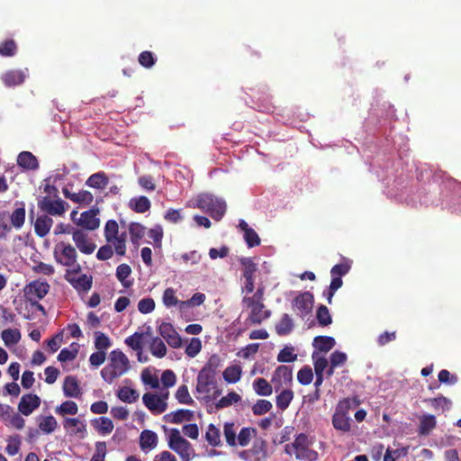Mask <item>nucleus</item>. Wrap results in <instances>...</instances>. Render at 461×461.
I'll use <instances>...</instances> for the list:
<instances>
[{"instance_id":"f257e3e1","label":"nucleus","mask_w":461,"mask_h":461,"mask_svg":"<svg viewBox=\"0 0 461 461\" xmlns=\"http://www.w3.org/2000/svg\"><path fill=\"white\" fill-rule=\"evenodd\" d=\"M131 369L128 357L120 349H114L109 354V362L102 369L103 379L112 384L116 378L125 375Z\"/></svg>"},{"instance_id":"f03ea898","label":"nucleus","mask_w":461,"mask_h":461,"mask_svg":"<svg viewBox=\"0 0 461 461\" xmlns=\"http://www.w3.org/2000/svg\"><path fill=\"white\" fill-rule=\"evenodd\" d=\"M194 207L209 213L215 221H220L224 216L227 205L224 200L212 194H200L194 199Z\"/></svg>"},{"instance_id":"7ed1b4c3","label":"nucleus","mask_w":461,"mask_h":461,"mask_svg":"<svg viewBox=\"0 0 461 461\" xmlns=\"http://www.w3.org/2000/svg\"><path fill=\"white\" fill-rule=\"evenodd\" d=\"M285 452L294 454L301 460L315 461L318 458V453L310 449L308 437L303 433L299 434L291 445L285 446Z\"/></svg>"},{"instance_id":"20e7f679","label":"nucleus","mask_w":461,"mask_h":461,"mask_svg":"<svg viewBox=\"0 0 461 461\" xmlns=\"http://www.w3.org/2000/svg\"><path fill=\"white\" fill-rule=\"evenodd\" d=\"M168 447L180 456L182 461H190L194 456L192 444L180 435L177 429H171Z\"/></svg>"},{"instance_id":"39448f33","label":"nucleus","mask_w":461,"mask_h":461,"mask_svg":"<svg viewBox=\"0 0 461 461\" xmlns=\"http://www.w3.org/2000/svg\"><path fill=\"white\" fill-rule=\"evenodd\" d=\"M53 257L55 261L63 267L76 268L77 265H79L76 248L70 243L64 241L57 243L53 249Z\"/></svg>"},{"instance_id":"423d86ee","label":"nucleus","mask_w":461,"mask_h":461,"mask_svg":"<svg viewBox=\"0 0 461 461\" xmlns=\"http://www.w3.org/2000/svg\"><path fill=\"white\" fill-rule=\"evenodd\" d=\"M65 279L77 291L88 292L93 284V277L90 275L81 274V266L77 265L76 268L67 269Z\"/></svg>"},{"instance_id":"0eeeda50","label":"nucleus","mask_w":461,"mask_h":461,"mask_svg":"<svg viewBox=\"0 0 461 461\" xmlns=\"http://www.w3.org/2000/svg\"><path fill=\"white\" fill-rule=\"evenodd\" d=\"M38 207L48 215L62 216L68 204L60 198L52 199L50 196H43L38 201Z\"/></svg>"},{"instance_id":"6e6552de","label":"nucleus","mask_w":461,"mask_h":461,"mask_svg":"<svg viewBox=\"0 0 461 461\" xmlns=\"http://www.w3.org/2000/svg\"><path fill=\"white\" fill-rule=\"evenodd\" d=\"M242 304L250 309L248 321L251 324H261L271 316V311L266 309L264 303L254 302L249 299H242Z\"/></svg>"},{"instance_id":"1a4fd4ad","label":"nucleus","mask_w":461,"mask_h":461,"mask_svg":"<svg viewBox=\"0 0 461 461\" xmlns=\"http://www.w3.org/2000/svg\"><path fill=\"white\" fill-rule=\"evenodd\" d=\"M50 288L48 282L33 280L25 285L23 293L27 301L41 300L49 293Z\"/></svg>"},{"instance_id":"9d476101","label":"nucleus","mask_w":461,"mask_h":461,"mask_svg":"<svg viewBox=\"0 0 461 461\" xmlns=\"http://www.w3.org/2000/svg\"><path fill=\"white\" fill-rule=\"evenodd\" d=\"M314 297L310 292L300 293L293 300V309L302 318L306 317L312 312L313 307Z\"/></svg>"},{"instance_id":"9b49d317","label":"nucleus","mask_w":461,"mask_h":461,"mask_svg":"<svg viewBox=\"0 0 461 461\" xmlns=\"http://www.w3.org/2000/svg\"><path fill=\"white\" fill-rule=\"evenodd\" d=\"M71 234L77 249H78L81 253L90 255L95 250V243L83 230H73Z\"/></svg>"},{"instance_id":"f8f14e48","label":"nucleus","mask_w":461,"mask_h":461,"mask_svg":"<svg viewBox=\"0 0 461 461\" xmlns=\"http://www.w3.org/2000/svg\"><path fill=\"white\" fill-rule=\"evenodd\" d=\"M168 393H167L164 397L158 396L156 393H146L142 396V401L144 405L153 413V414H160L163 413L167 408V403L165 399L167 397Z\"/></svg>"},{"instance_id":"ddd939ff","label":"nucleus","mask_w":461,"mask_h":461,"mask_svg":"<svg viewBox=\"0 0 461 461\" xmlns=\"http://www.w3.org/2000/svg\"><path fill=\"white\" fill-rule=\"evenodd\" d=\"M159 335L166 339L167 343L174 348H179L182 346V339L174 326L169 322H162L158 329Z\"/></svg>"},{"instance_id":"4468645a","label":"nucleus","mask_w":461,"mask_h":461,"mask_svg":"<svg viewBox=\"0 0 461 461\" xmlns=\"http://www.w3.org/2000/svg\"><path fill=\"white\" fill-rule=\"evenodd\" d=\"M99 209L95 207L83 212L77 221V225L87 230H96L100 225V220L97 217Z\"/></svg>"},{"instance_id":"2eb2a0df","label":"nucleus","mask_w":461,"mask_h":461,"mask_svg":"<svg viewBox=\"0 0 461 461\" xmlns=\"http://www.w3.org/2000/svg\"><path fill=\"white\" fill-rule=\"evenodd\" d=\"M41 405V398L34 393H27L22 396L18 403V411L24 416L31 415Z\"/></svg>"},{"instance_id":"dca6fc26","label":"nucleus","mask_w":461,"mask_h":461,"mask_svg":"<svg viewBox=\"0 0 461 461\" xmlns=\"http://www.w3.org/2000/svg\"><path fill=\"white\" fill-rule=\"evenodd\" d=\"M64 429L69 435L84 438L86 433V424L77 418H66Z\"/></svg>"},{"instance_id":"f3484780","label":"nucleus","mask_w":461,"mask_h":461,"mask_svg":"<svg viewBox=\"0 0 461 461\" xmlns=\"http://www.w3.org/2000/svg\"><path fill=\"white\" fill-rule=\"evenodd\" d=\"M215 384V375L201 370L197 375L196 391L200 393H209L211 386Z\"/></svg>"},{"instance_id":"a211bd4d","label":"nucleus","mask_w":461,"mask_h":461,"mask_svg":"<svg viewBox=\"0 0 461 461\" xmlns=\"http://www.w3.org/2000/svg\"><path fill=\"white\" fill-rule=\"evenodd\" d=\"M25 73L23 70H8L1 76V80L6 87H14L22 85L25 80Z\"/></svg>"},{"instance_id":"6ab92c4d","label":"nucleus","mask_w":461,"mask_h":461,"mask_svg":"<svg viewBox=\"0 0 461 461\" xmlns=\"http://www.w3.org/2000/svg\"><path fill=\"white\" fill-rule=\"evenodd\" d=\"M143 336L144 334L141 332H135L132 335L127 337L124 340L128 347L137 351V357L140 362L148 361V357H145L144 359L141 358Z\"/></svg>"},{"instance_id":"aec40b11","label":"nucleus","mask_w":461,"mask_h":461,"mask_svg":"<svg viewBox=\"0 0 461 461\" xmlns=\"http://www.w3.org/2000/svg\"><path fill=\"white\" fill-rule=\"evenodd\" d=\"M194 419V411L190 410L180 409L176 411H172L164 416V420L173 424H179L183 421H190Z\"/></svg>"},{"instance_id":"412c9836","label":"nucleus","mask_w":461,"mask_h":461,"mask_svg":"<svg viewBox=\"0 0 461 461\" xmlns=\"http://www.w3.org/2000/svg\"><path fill=\"white\" fill-rule=\"evenodd\" d=\"M131 242L135 248L140 244V240L146 234V228L140 222H131L128 226Z\"/></svg>"},{"instance_id":"4be33fe9","label":"nucleus","mask_w":461,"mask_h":461,"mask_svg":"<svg viewBox=\"0 0 461 461\" xmlns=\"http://www.w3.org/2000/svg\"><path fill=\"white\" fill-rule=\"evenodd\" d=\"M17 164L19 167L28 170H35L39 167L37 158L29 151H23L18 155Z\"/></svg>"},{"instance_id":"5701e85b","label":"nucleus","mask_w":461,"mask_h":461,"mask_svg":"<svg viewBox=\"0 0 461 461\" xmlns=\"http://www.w3.org/2000/svg\"><path fill=\"white\" fill-rule=\"evenodd\" d=\"M158 445L157 434L149 429H145L140 436V447L143 451L153 449Z\"/></svg>"},{"instance_id":"b1692460","label":"nucleus","mask_w":461,"mask_h":461,"mask_svg":"<svg viewBox=\"0 0 461 461\" xmlns=\"http://www.w3.org/2000/svg\"><path fill=\"white\" fill-rule=\"evenodd\" d=\"M53 225V220L48 215L39 216L34 223L35 233L41 237H45L50 230Z\"/></svg>"},{"instance_id":"393cba45","label":"nucleus","mask_w":461,"mask_h":461,"mask_svg":"<svg viewBox=\"0 0 461 461\" xmlns=\"http://www.w3.org/2000/svg\"><path fill=\"white\" fill-rule=\"evenodd\" d=\"M63 391L67 397H79L81 390L77 379L75 376H67L63 384Z\"/></svg>"},{"instance_id":"a878e982","label":"nucleus","mask_w":461,"mask_h":461,"mask_svg":"<svg viewBox=\"0 0 461 461\" xmlns=\"http://www.w3.org/2000/svg\"><path fill=\"white\" fill-rule=\"evenodd\" d=\"M129 208L137 213H144L151 207V203L146 196H138L131 198L128 203Z\"/></svg>"},{"instance_id":"bb28decb","label":"nucleus","mask_w":461,"mask_h":461,"mask_svg":"<svg viewBox=\"0 0 461 461\" xmlns=\"http://www.w3.org/2000/svg\"><path fill=\"white\" fill-rule=\"evenodd\" d=\"M437 426V420L434 415L425 414L420 418L418 433L421 436L429 435Z\"/></svg>"},{"instance_id":"cd10ccee","label":"nucleus","mask_w":461,"mask_h":461,"mask_svg":"<svg viewBox=\"0 0 461 461\" xmlns=\"http://www.w3.org/2000/svg\"><path fill=\"white\" fill-rule=\"evenodd\" d=\"M86 185L95 189H104L108 185V177L103 171L91 175Z\"/></svg>"},{"instance_id":"c85d7f7f","label":"nucleus","mask_w":461,"mask_h":461,"mask_svg":"<svg viewBox=\"0 0 461 461\" xmlns=\"http://www.w3.org/2000/svg\"><path fill=\"white\" fill-rule=\"evenodd\" d=\"M336 341L329 336H317L314 338L312 346L321 352H328L334 348Z\"/></svg>"},{"instance_id":"c756f323","label":"nucleus","mask_w":461,"mask_h":461,"mask_svg":"<svg viewBox=\"0 0 461 461\" xmlns=\"http://www.w3.org/2000/svg\"><path fill=\"white\" fill-rule=\"evenodd\" d=\"M332 425L337 430L349 432L351 429L350 419L345 414L334 412L332 416Z\"/></svg>"},{"instance_id":"7c9ffc66","label":"nucleus","mask_w":461,"mask_h":461,"mask_svg":"<svg viewBox=\"0 0 461 461\" xmlns=\"http://www.w3.org/2000/svg\"><path fill=\"white\" fill-rule=\"evenodd\" d=\"M131 274V268L128 264H121L116 268V277L125 288H129L132 285V281L127 279Z\"/></svg>"},{"instance_id":"2f4dec72","label":"nucleus","mask_w":461,"mask_h":461,"mask_svg":"<svg viewBox=\"0 0 461 461\" xmlns=\"http://www.w3.org/2000/svg\"><path fill=\"white\" fill-rule=\"evenodd\" d=\"M294 328L293 320L287 313H284L276 325V331L279 336L288 335Z\"/></svg>"},{"instance_id":"473e14b6","label":"nucleus","mask_w":461,"mask_h":461,"mask_svg":"<svg viewBox=\"0 0 461 461\" xmlns=\"http://www.w3.org/2000/svg\"><path fill=\"white\" fill-rule=\"evenodd\" d=\"M242 374V368L239 365L228 366L222 374L223 379L229 384H235L240 381Z\"/></svg>"},{"instance_id":"72a5a7b5","label":"nucleus","mask_w":461,"mask_h":461,"mask_svg":"<svg viewBox=\"0 0 461 461\" xmlns=\"http://www.w3.org/2000/svg\"><path fill=\"white\" fill-rule=\"evenodd\" d=\"M39 429L45 434H50L58 427V422L52 415L42 416L39 418Z\"/></svg>"},{"instance_id":"f704fd0d","label":"nucleus","mask_w":461,"mask_h":461,"mask_svg":"<svg viewBox=\"0 0 461 461\" xmlns=\"http://www.w3.org/2000/svg\"><path fill=\"white\" fill-rule=\"evenodd\" d=\"M119 234V224L115 220H108L104 225V235L107 243L113 244Z\"/></svg>"},{"instance_id":"c9c22d12","label":"nucleus","mask_w":461,"mask_h":461,"mask_svg":"<svg viewBox=\"0 0 461 461\" xmlns=\"http://www.w3.org/2000/svg\"><path fill=\"white\" fill-rule=\"evenodd\" d=\"M1 338L6 347L17 344L21 339V332L17 329H6L2 331Z\"/></svg>"},{"instance_id":"e433bc0d","label":"nucleus","mask_w":461,"mask_h":461,"mask_svg":"<svg viewBox=\"0 0 461 461\" xmlns=\"http://www.w3.org/2000/svg\"><path fill=\"white\" fill-rule=\"evenodd\" d=\"M149 350L154 357L158 358L164 357L167 354V347L163 340L158 337H155L151 339Z\"/></svg>"},{"instance_id":"4c0bfd02","label":"nucleus","mask_w":461,"mask_h":461,"mask_svg":"<svg viewBox=\"0 0 461 461\" xmlns=\"http://www.w3.org/2000/svg\"><path fill=\"white\" fill-rule=\"evenodd\" d=\"M22 206L19 208H16L10 216L11 224L15 229L19 230L21 229L25 221V207L24 204L22 203Z\"/></svg>"},{"instance_id":"58836bf2","label":"nucleus","mask_w":461,"mask_h":461,"mask_svg":"<svg viewBox=\"0 0 461 461\" xmlns=\"http://www.w3.org/2000/svg\"><path fill=\"white\" fill-rule=\"evenodd\" d=\"M253 388L258 395L268 396L272 393V385L265 378H257L253 382Z\"/></svg>"},{"instance_id":"ea45409f","label":"nucleus","mask_w":461,"mask_h":461,"mask_svg":"<svg viewBox=\"0 0 461 461\" xmlns=\"http://www.w3.org/2000/svg\"><path fill=\"white\" fill-rule=\"evenodd\" d=\"M94 422V427L103 435L109 434L113 429V423L108 417H100L95 420Z\"/></svg>"},{"instance_id":"a19ab883","label":"nucleus","mask_w":461,"mask_h":461,"mask_svg":"<svg viewBox=\"0 0 461 461\" xmlns=\"http://www.w3.org/2000/svg\"><path fill=\"white\" fill-rule=\"evenodd\" d=\"M241 401V397L236 392H230L227 395L221 397L216 403V409H223Z\"/></svg>"},{"instance_id":"79ce46f5","label":"nucleus","mask_w":461,"mask_h":461,"mask_svg":"<svg viewBox=\"0 0 461 461\" xmlns=\"http://www.w3.org/2000/svg\"><path fill=\"white\" fill-rule=\"evenodd\" d=\"M279 379L280 382L284 384H287L292 382L293 380V371L290 366H279L274 374V379Z\"/></svg>"},{"instance_id":"37998d69","label":"nucleus","mask_w":461,"mask_h":461,"mask_svg":"<svg viewBox=\"0 0 461 461\" xmlns=\"http://www.w3.org/2000/svg\"><path fill=\"white\" fill-rule=\"evenodd\" d=\"M119 399L124 402L132 403L139 398V393L130 387H122L117 393Z\"/></svg>"},{"instance_id":"c03bdc74","label":"nucleus","mask_w":461,"mask_h":461,"mask_svg":"<svg viewBox=\"0 0 461 461\" xmlns=\"http://www.w3.org/2000/svg\"><path fill=\"white\" fill-rule=\"evenodd\" d=\"M162 301L167 308H170L176 305H178V307L180 308V303L182 302L177 299V297L176 296V290L172 287H168L164 291Z\"/></svg>"},{"instance_id":"a18cd8bd","label":"nucleus","mask_w":461,"mask_h":461,"mask_svg":"<svg viewBox=\"0 0 461 461\" xmlns=\"http://www.w3.org/2000/svg\"><path fill=\"white\" fill-rule=\"evenodd\" d=\"M240 264L243 266L244 278H255V273L258 271L257 265L250 258H240Z\"/></svg>"},{"instance_id":"49530a36","label":"nucleus","mask_w":461,"mask_h":461,"mask_svg":"<svg viewBox=\"0 0 461 461\" xmlns=\"http://www.w3.org/2000/svg\"><path fill=\"white\" fill-rule=\"evenodd\" d=\"M294 398V393L292 390H284L276 396V406L280 410L284 411L288 408L290 402Z\"/></svg>"},{"instance_id":"de8ad7c7","label":"nucleus","mask_w":461,"mask_h":461,"mask_svg":"<svg viewBox=\"0 0 461 461\" xmlns=\"http://www.w3.org/2000/svg\"><path fill=\"white\" fill-rule=\"evenodd\" d=\"M205 438L207 442L212 447H218L221 445V435L220 430L213 424L208 426V429L205 433Z\"/></svg>"},{"instance_id":"09e8293b","label":"nucleus","mask_w":461,"mask_h":461,"mask_svg":"<svg viewBox=\"0 0 461 461\" xmlns=\"http://www.w3.org/2000/svg\"><path fill=\"white\" fill-rule=\"evenodd\" d=\"M21 444V437L18 434L8 437L5 452L9 456H15L20 450Z\"/></svg>"},{"instance_id":"8fccbe9b","label":"nucleus","mask_w":461,"mask_h":461,"mask_svg":"<svg viewBox=\"0 0 461 461\" xmlns=\"http://www.w3.org/2000/svg\"><path fill=\"white\" fill-rule=\"evenodd\" d=\"M95 347L97 350L104 351L111 347V341L108 336L102 331L95 332Z\"/></svg>"},{"instance_id":"3c124183","label":"nucleus","mask_w":461,"mask_h":461,"mask_svg":"<svg viewBox=\"0 0 461 461\" xmlns=\"http://www.w3.org/2000/svg\"><path fill=\"white\" fill-rule=\"evenodd\" d=\"M297 359L294 347L285 346L277 355V361L280 363H290Z\"/></svg>"},{"instance_id":"603ef678","label":"nucleus","mask_w":461,"mask_h":461,"mask_svg":"<svg viewBox=\"0 0 461 461\" xmlns=\"http://www.w3.org/2000/svg\"><path fill=\"white\" fill-rule=\"evenodd\" d=\"M126 239L127 234L125 231L119 233L116 237V240H113V246L114 248V251L118 256H125L126 254Z\"/></svg>"},{"instance_id":"864d4df0","label":"nucleus","mask_w":461,"mask_h":461,"mask_svg":"<svg viewBox=\"0 0 461 461\" xmlns=\"http://www.w3.org/2000/svg\"><path fill=\"white\" fill-rule=\"evenodd\" d=\"M17 51V45L14 40H6L0 43V55L13 57Z\"/></svg>"},{"instance_id":"5fc2aeb1","label":"nucleus","mask_w":461,"mask_h":461,"mask_svg":"<svg viewBox=\"0 0 461 461\" xmlns=\"http://www.w3.org/2000/svg\"><path fill=\"white\" fill-rule=\"evenodd\" d=\"M175 396L179 403L188 404V405L194 403V400L190 396L188 387L185 384H182L178 387V389L176 392Z\"/></svg>"},{"instance_id":"6e6d98bb","label":"nucleus","mask_w":461,"mask_h":461,"mask_svg":"<svg viewBox=\"0 0 461 461\" xmlns=\"http://www.w3.org/2000/svg\"><path fill=\"white\" fill-rule=\"evenodd\" d=\"M316 318L321 326H328L332 322V318L329 309L325 305H321L317 309Z\"/></svg>"},{"instance_id":"4d7b16f0","label":"nucleus","mask_w":461,"mask_h":461,"mask_svg":"<svg viewBox=\"0 0 461 461\" xmlns=\"http://www.w3.org/2000/svg\"><path fill=\"white\" fill-rule=\"evenodd\" d=\"M94 200L93 194L86 190L79 191L78 193H74L73 195H71V201L79 203V204H90Z\"/></svg>"},{"instance_id":"13d9d810","label":"nucleus","mask_w":461,"mask_h":461,"mask_svg":"<svg viewBox=\"0 0 461 461\" xmlns=\"http://www.w3.org/2000/svg\"><path fill=\"white\" fill-rule=\"evenodd\" d=\"M312 379L313 373L311 366H304L299 370L297 374V380L301 384L308 385L312 383Z\"/></svg>"},{"instance_id":"bf43d9fd","label":"nucleus","mask_w":461,"mask_h":461,"mask_svg":"<svg viewBox=\"0 0 461 461\" xmlns=\"http://www.w3.org/2000/svg\"><path fill=\"white\" fill-rule=\"evenodd\" d=\"M78 411L77 404L73 401H66L56 409V412L61 415H75Z\"/></svg>"},{"instance_id":"052dcab7","label":"nucleus","mask_w":461,"mask_h":461,"mask_svg":"<svg viewBox=\"0 0 461 461\" xmlns=\"http://www.w3.org/2000/svg\"><path fill=\"white\" fill-rule=\"evenodd\" d=\"M273 405L268 400H258L257 402L252 406V411L254 415L261 416L268 412L272 409Z\"/></svg>"},{"instance_id":"680f3d73","label":"nucleus","mask_w":461,"mask_h":461,"mask_svg":"<svg viewBox=\"0 0 461 461\" xmlns=\"http://www.w3.org/2000/svg\"><path fill=\"white\" fill-rule=\"evenodd\" d=\"M221 357L217 354H213L209 357L207 363L202 369L216 375V374L221 366Z\"/></svg>"},{"instance_id":"e2e57ef3","label":"nucleus","mask_w":461,"mask_h":461,"mask_svg":"<svg viewBox=\"0 0 461 461\" xmlns=\"http://www.w3.org/2000/svg\"><path fill=\"white\" fill-rule=\"evenodd\" d=\"M206 297L204 294L195 293L189 300L181 302L180 311H183L185 307L189 306H199L203 304Z\"/></svg>"},{"instance_id":"0e129e2a","label":"nucleus","mask_w":461,"mask_h":461,"mask_svg":"<svg viewBox=\"0 0 461 461\" xmlns=\"http://www.w3.org/2000/svg\"><path fill=\"white\" fill-rule=\"evenodd\" d=\"M202 349V343L198 338H192L185 348V354L190 357H194Z\"/></svg>"},{"instance_id":"69168bd1","label":"nucleus","mask_w":461,"mask_h":461,"mask_svg":"<svg viewBox=\"0 0 461 461\" xmlns=\"http://www.w3.org/2000/svg\"><path fill=\"white\" fill-rule=\"evenodd\" d=\"M138 60L142 67L150 68L155 64L156 58L151 51L144 50L139 55Z\"/></svg>"},{"instance_id":"338daca9","label":"nucleus","mask_w":461,"mask_h":461,"mask_svg":"<svg viewBox=\"0 0 461 461\" xmlns=\"http://www.w3.org/2000/svg\"><path fill=\"white\" fill-rule=\"evenodd\" d=\"M113 244L107 243L99 248L96 253V258L101 261L108 260L113 258L114 249L112 247Z\"/></svg>"},{"instance_id":"774afa93","label":"nucleus","mask_w":461,"mask_h":461,"mask_svg":"<svg viewBox=\"0 0 461 461\" xmlns=\"http://www.w3.org/2000/svg\"><path fill=\"white\" fill-rule=\"evenodd\" d=\"M106 456V443L98 441L95 443V453L90 461H104Z\"/></svg>"}]
</instances>
